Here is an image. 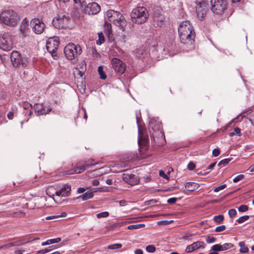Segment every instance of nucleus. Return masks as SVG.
Masks as SVG:
<instances>
[{
    "instance_id": "a18cd8bd",
    "label": "nucleus",
    "mask_w": 254,
    "mask_h": 254,
    "mask_svg": "<svg viewBox=\"0 0 254 254\" xmlns=\"http://www.w3.org/2000/svg\"><path fill=\"white\" fill-rule=\"evenodd\" d=\"M21 106L23 107V109L25 110L28 109L29 107H30L31 108H33V106H32L31 104L26 101L22 102Z\"/></svg>"
},
{
    "instance_id": "3c124183",
    "label": "nucleus",
    "mask_w": 254,
    "mask_h": 254,
    "mask_svg": "<svg viewBox=\"0 0 254 254\" xmlns=\"http://www.w3.org/2000/svg\"><path fill=\"white\" fill-rule=\"evenodd\" d=\"M216 241L215 238L213 237L208 236L206 239V241L207 243H213Z\"/></svg>"
},
{
    "instance_id": "8fccbe9b",
    "label": "nucleus",
    "mask_w": 254,
    "mask_h": 254,
    "mask_svg": "<svg viewBox=\"0 0 254 254\" xmlns=\"http://www.w3.org/2000/svg\"><path fill=\"white\" fill-rule=\"evenodd\" d=\"M27 243V242H24L22 240H19V241L14 242L15 247L22 246Z\"/></svg>"
},
{
    "instance_id": "774afa93",
    "label": "nucleus",
    "mask_w": 254,
    "mask_h": 254,
    "mask_svg": "<svg viewBox=\"0 0 254 254\" xmlns=\"http://www.w3.org/2000/svg\"><path fill=\"white\" fill-rule=\"evenodd\" d=\"M106 182L107 184H108L109 185H111L113 184V181L111 179L107 180Z\"/></svg>"
},
{
    "instance_id": "2eb2a0df",
    "label": "nucleus",
    "mask_w": 254,
    "mask_h": 254,
    "mask_svg": "<svg viewBox=\"0 0 254 254\" xmlns=\"http://www.w3.org/2000/svg\"><path fill=\"white\" fill-rule=\"evenodd\" d=\"M35 114L37 116L44 115L48 114L52 110L50 107H46L43 104L36 103L34 105Z\"/></svg>"
},
{
    "instance_id": "680f3d73",
    "label": "nucleus",
    "mask_w": 254,
    "mask_h": 254,
    "mask_svg": "<svg viewBox=\"0 0 254 254\" xmlns=\"http://www.w3.org/2000/svg\"><path fill=\"white\" fill-rule=\"evenodd\" d=\"M7 117L9 119H12V118H13V113L12 112H9L8 114H7Z\"/></svg>"
},
{
    "instance_id": "72a5a7b5",
    "label": "nucleus",
    "mask_w": 254,
    "mask_h": 254,
    "mask_svg": "<svg viewBox=\"0 0 254 254\" xmlns=\"http://www.w3.org/2000/svg\"><path fill=\"white\" fill-rule=\"evenodd\" d=\"M222 249L223 248L222 247L221 245L219 244L214 245L211 248V250L215 251L216 252L223 251Z\"/></svg>"
},
{
    "instance_id": "f8f14e48",
    "label": "nucleus",
    "mask_w": 254,
    "mask_h": 254,
    "mask_svg": "<svg viewBox=\"0 0 254 254\" xmlns=\"http://www.w3.org/2000/svg\"><path fill=\"white\" fill-rule=\"evenodd\" d=\"M68 17L65 15H58V16L53 20V26L58 29L64 28L67 26Z\"/></svg>"
},
{
    "instance_id": "5701e85b",
    "label": "nucleus",
    "mask_w": 254,
    "mask_h": 254,
    "mask_svg": "<svg viewBox=\"0 0 254 254\" xmlns=\"http://www.w3.org/2000/svg\"><path fill=\"white\" fill-rule=\"evenodd\" d=\"M153 19L158 26L162 27L163 25L165 17L162 14L154 12Z\"/></svg>"
},
{
    "instance_id": "bb28decb",
    "label": "nucleus",
    "mask_w": 254,
    "mask_h": 254,
    "mask_svg": "<svg viewBox=\"0 0 254 254\" xmlns=\"http://www.w3.org/2000/svg\"><path fill=\"white\" fill-rule=\"evenodd\" d=\"M239 246L240 247L239 250L241 253H247L249 252L248 248L245 245L244 242H240L239 243Z\"/></svg>"
},
{
    "instance_id": "052dcab7",
    "label": "nucleus",
    "mask_w": 254,
    "mask_h": 254,
    "mask_svg": "<svg viewBox=\"0 0 254 254\" xmlns=\"http://www.w3.org/2000/svg\"><path fill=\"white\" fill-rule=\"evenodd\" d=\"M75 3L79 4L80 5L84 1V0H73Z\"/></svg>"
},
{
    "instance_id": "4d7b16f0",
    "label": "nucleus",
    "mask_w": 254,
    "mask_h": 254,
    "mask_svg": "<svg viewBox=\"0 0 254 254\" xmlns=\"http://www.w3.org/2000/svg\"><path fill=\"white\" fill-rule=\"evenodd\" d=\"M159 175L161 177H162V178H164V179H166L167 180H169V178L168 177L167 175L162 170H160L159 171Z\"/></svg>"
},
{
    "instance_id": "de8ad7c7",
    "label": "nucleus",
    "mask_w": 254,
    "mask_h": 254,
    "mask_svg": "<svg viewBox=\"0 0 254 254\" xmlns=\"http://www.w3.org/2000/svg\"><path fill=\"white\" fill-rule=\"evenodd\" d=\"M138 142L139 145H141V144L143 145H145L147 142V140L145 138L141 139V137L139 136Z\"/></svg>"
},
{
    "instance_id": "49530a36",
    "label": "nucleus",
    "mask_w": 254,
    "mask_h": 254,
    "mask_svg": "<svg viewBox=\"0 0 254 254\" xmlns=\"http://www.w3.org/2000/svg\"><path fill=\"white\" fill-rule=\"evenodd\" d=\"M228 214L230 218H233L236 215L237 211L235 209H230L228 211Z\"/></svg>"
},
{
    "instance_id": "603ef678",
    "label": "nucleus",
    "mask_w": 254,
    "mask_h": 254,
    "mask_svg": "<svg viewBox=\"0 0 254 254\" xmlns=\"http://www.w3.org/2000/svg\"><path fill=\"white\" fill-rule=\"evenodd\" d=\"M173 222L172 220L171 221H167V220H164V221H159L158 222V225H168L170 224H171Z\"/></svg>"
},
{
    "instance_id": "393cba45",
    "label": "nucleus",
    "mask_w": 254,
    "mask_h": 254,
    "mask_svg": "<svg viewBox=\"0 0 254 254\" xmlns=\"http://www.w3.org/2000/svg\"><path fill=\"white\" fill-rule=\"evenodd\" d=\"M96 191V190L95 189H93L92 191H87L83 194L78 196L77 198H82L84 201L87 200L92 198L94 196L93 193Z\"/></svg>"
},
{
    "instance_id": "39448f33",
    "label": "nucleus",
    "mask_w": 254,
    "mask_h": 254,
    "mask_svg": "<svg viewBox=\"0 0 254 254\" xmlns=\"http://www.w3.org/2000/svg\"><path fill=\"white\" fill-rule=\"evenodd\" d=\"M81 52L80 46L73 43L67 44L64 49L65 56L68 60H73L78 55L81 54Z\"/></svg>"
},
{
    "instance_id": "9b49d317",
    "label": "nucleus",
    "mask_w": 254,
    "mask_h": 254,
    "mask_svg": "<svg viewBox=\"0 0 254 254\" xmlns=\"http://www.w3.org/2000/svg\"><path fill=\"white\" fill-rule=\"evenodd\" d=\"M100 5L95 2H90L86 5L84 7V13L89 15H96L100 11Z\"/></svg>"
},
{
    "instance_id": "c03bdc74",
    "label": "nucleus",
    "mask_w": 254,
    "mask_h": 254,
    "mask_svg": "<svg viewBox=\"0 0 254 254\" xmlns=\"http://www.w3.org/2000/svg\"><path fill=\"white\" fill-rule=\"evenodd\" d=\"M245 178L244 175L241 174L237 176H236L234 179L233 182L234 183H237L239 181H240L241 180H243Z\"/></svg>"
},
{
    "instance_id": "6e6552de",
    "label": "nucleus",
    "mask_w": 254,
    "mask_h": 254,
    "mask_svg": "<svg viewBox=\"0 0 254 254\" xmlns=\"http://www.w3.org/2000/svg\"><path fill=\"white\" fill-rule=\"evenodd\" d=\"M211 10L214 13L222 14L227 8L226 0H210Z\"/></svg>"
},
{
    "instance_id": "a211bd4d",
    "label": "nucleus",
    "mask_w": 254,
    "mask_h": 254,
    "mask_svg": "<svg viewBox=\"0 0 254 254\" xmlns=\"http://www.w3.org/2000/svg\"><path fill=\"white\" fill-rule=\"evenodd\" d=\"M70 191V186L68 184H64L60 187L59 190L55 192V194L59 196L65 197L69 195Z\"/></svg>"
},
{
    "instance_id": "ddd939ff",
    "label": "nucleus",
    "mask_w": 254,
    "mask_h": 254,
    "mask_svg": "<svg viewBox=\"0 0 254 254\" xmlns=\"http://www.w3.org/2000/svg\"><path fill=\"white\" fill-rule=\"evenodd\" d=\"M30 24L33 31L37 34H41L45 28V23L39 18H35L32 19Z\"/></svg>"
},
{
    "instance_id": "2f4dec72",
    "label": "nucleus",
    "mask_w": 254,
    "mask_h": 254,
    "mask_svg": "<svg viewBox=\"0 0 254 254\" xmlns=\"http://www.w3.org/2000/svg\"><path fill=\"white\" fill-rule=\"evenodd\" d=\"M105 41L104 36L102 33H98V39L96 41L97 45H101Z\"/></svg>"
},
{
    "instance_id": "e2e57ef3",
    "label": "nucleus",
    "mask_w": 254,
    "mask_h": 254,
    "mask_svg": "<svg viewBox=\"0 0 254 254\" xmlns=\"http://www.w3.org/2000/svg\"><path fill=\"white\" fill-rule=\"evenodd\" d=\"M134 253L135 254H143V251L141 249H136Z\"/></svg>"
},
{
    "instance_id": "ea45409f",
    "label": "nucleus",
    "mask_w": 254,
    "mask_h": 254,
    "mask_svg": "<svg viewBox=\"0 0 254 254\" xmlns=\"http://www.w3.org/2000/svg\"><path fill=\"white\" fill-rule=\"evenodd\" d=\"M226 184H221V185H220L219 186L214 187L213 188V190L214 192H218V191H220V190H222L225 189L226 188Z\"/></svg>"
},
{
    "instance_id": "aec40b11",
    "label": "nucleus",
    "mask_w": 254,
    "mask_h": 254,
    "mask_svg": "<svg viewBox=\"0 0 254 254\" xmlns=\"http://www.w3.org/2000/svg\"><path fill=\"white\" fill-rule=\"evenodd\" d=\"M95 165V164H85L79 166L78 164H77L76 167L73 169H71L68 171L67 173L68 174H73L75 173H81L83 172L84 170L86 169V168L90 167L93 165Z\"/></svg>"
},
{
    "instance_id": "58836bf2",
    "label": "nucleus",
    "mask_w": 254,
    "mask_h": 254,
    "mask_svg": "<svg viewBox=\"0 0 254 254\" xmlns=\"http://www.w3.org/2000/svg\"><path fill=\"white\" fill-rule=\"evenodd\" d=\"M231 160V159L229 158H226L223 160H222L221 161L219 162L218 165V166H224L228 164L229 162Z\"/></svg>"
},
{
    "instance_id": "a878e982",
    "label": "nucleus",
    "mask_w": 254,
    "mask_h": 254,
    "mask_svg": "<svg viewBox=\"0 0 254 254\" xmlns=\"http://www.w3.org/2000/svg\"><path fill=\"white\" fill-rule=\"evenodd\" d=\"M61 241V239L60 238H57L55 239H50L46 241L45 242H43L42 243V246H46V245H49L51 244H53L54 243H59Z\"/></svg>"
},
{
    "instance_id": "a19ab883",
    "label": "nucleus",
    "mask_w": 254,
    "mask_h": 254,
    "mask_svg": "<svg viewBox=\"0 0 254 254\" xmlns=\"http://www.w3.org/2000/svg\"><path fill=\"white\" fill-rule=\"evenodd\" d=\"M146 251L148 253H154L156 251V248L154 245H148L146 247Z\"/></svg>"
},
{
    "instance_id": "c9c22d12",
    "label": "nucleus",
    "mask_w": 254,
    "mask_h": 254,
    "mask_svg": "<svg viewBox=\"0 0 254 254\" xmlns=\"http://www.w3.org/2000/svg\"><path fill=\"white\" fill-rule=\"evenodd\" d=\"M122 247V245L121 244H115L108 246V248L110 250H115L121 248Z\"/></svg>"
},
{
    "instance_id": "1a4fd4ad",
    "label": "nucleus",
    "mask_w": 254,
    "mask_h": 254,
    "mask_svg": "<svg viewBox=\"0 0 254 254\" xmlns=\"http://www.w3.org/2000/svg\"><path fill=\"white\" fill-rule=\"evenodd\" d=\"M60 41L58 37L50 38L47 41V50L54 58L57 57L56 53Z\"/></svg>"
},
{
    "instance_id": "79ce46f5",
    "label": "nucleus",
    "mask_w": 254,
    "mask_h": 254,
    "mask_svg": "<svg viewBox=\"0 0 254 254\" xmlns=\"http://www.w3.org/2000/svg\"><path fill=\"white\" fill-rule=\"evenodd\" d=\"M223 248V251L229 249L233 247V245L231 243H225L221 245Z\"/></svg>"
},
{
    "instance_id": "864d4df0",
    "label": "nucleus",
    "mask_w": 254,
    "mask_h": 254,
    "mask_svg": "<svg viewBox=\"0 0 254 254\" xmlns=\"http://www.w3.org/2000/svg\"><path fill=\"white\" fill-rule=\"evenodd\" d=\"M195 167V164L192 162H190L188 165V168L190 170H193Z\"/></svg>"
},
{
    "instance_id": "423d86ee",
    "label": "nucleus",
    "mask_w": 254,
    "mask_h": 254,
    "mask_svg": "<svg viewBox=\"0 0 254 254\" xmlns=\"http://www.w3.org/2000/svg\"><path fill=\"white\" fill-rule=\"evenodd\" d=\"M148 129L151 138L155 141V137L157 136L163 137L162 132L161 124L154 119H151L148 125Z\"/></svg>"
},
{
    "instance_id": "4468645a",
    "label": "nucleus",
    "mask_w": 254,
    "mask_h": 254,
    "mask_svg": "<svg viewBox=\"0 0 254 254\" xmlns=\"http://www.w3.org/2000/svg\"><path fill=\"white\" fill-rule=\"evenodd\" d=\"M208 10V4L204 1H202L196 6V11L197 17L200 19H203L206 12Z\"/></svg>"
},
{
    "instance_id": "bf43d9fd",
    "label": "nucleus",
    "mask_w": 254,
    "mask_h": 254,
    "mask_svg": "<svg viewBox=\"0 0 254 254\" xmlns=\"http://www.w3.org/2000/svg\"><path fill=\"white\" fill-rule=\"evenodd\" d=\"M85 191V189L84 188H79L77 190V192L79 193H83Z\"/></svg>"
},
{
    "instance_id": "6e6d98bb",
    "label": "nucleus",
    "mask_w": 254,
    "mask_h": 254,
    "mask_svg": "<svg viewBox=\"0 0 254 254\" xmlns=\"http://www.w3.org/2000/svg\"><path fill=\"white\" fill-rule=\"evenodd\" d=\"M177 198H175V197L170 198L168 199L167 202L169 204H173L176 203V202L177 201Z\"/></svg>"
},
{
    "instance_id": "f03ea898",
    "label": "nucleus",
    "mask_w": 254,
    "mask_h": 254,
    "mask_svg": "<svg viewBox=\"0 0 254 254\" xmlns=\"http://www.w3.org/2000/svg\"><path fill=\"white\" fill-rule=\"evenodd\" d=\"M18 20V15L12 10H5L0 14V23L10 27L16 26Z\"/></svg>"
},
{
    "instance_id": "5fc2aeb1",
    "label": "nucleus",
    "mask_w": 254,
    "mask_h": 254,
    "mask_svg": "<svg viewBox=\"0 0 254 254\" xmlns=\"http://www.w3.org/2000/svg\"><path fill=\"white\" fill-rule=\"evenodd\" d=\"M220 150L218 148H215V149H213L212 151V155L214 157L218 156L220 154Z\"/></svg>"
},
{
    "instance_id": "dca6fc26",
    "label": "nucleus",
    "mask_w": 254,
    "mask_h": 254,
    "mask_svg": "<svg viewBox=\"0 0 254 254\" xmlns=\"http://www.w3.org/2000/svg\"><path fill=\"white\" fill-rule=\"evenodd\" d=\"M112 64L115 71L119 74H123L126 70L125 65L120 59L114 58L112 59Z\"/></svg>"
},
{
    "instance_id": "f3484780",
    "label": "nucleus",
    "mask_w": 254,
    "mask_h": 254,
    "mask_svg": "<svg viewBox=\"0 0 254 254\" xmlns=\"http://www.w3.org/2000/svg\"><path fill=\"white\" fill-rule=\"evenodd\" d=\"M206 245L203 242L197 241L188 246L186 248L185 252L186 253L189 254L199 249H204Z\"/></svg>"
},
{
    "instance_id": "6ab92c4d",
    "label": "nucleus",
    "mask_w": 254,
    "mask_h": 254,
    "mask_svg": "<svg viewBox=\"0 0 254 254\" xmlns=\"http://www.w3.org/2000/svg\"><path fill=\"white\" fill-rule=\"evenodd\" d=\"M123 180L131 186H134L139 183V180L133 174H123Z\"/></svg>"
},
{
    "instance_id": "7ed1b4c3",
    "label": "nucleus",
    "mask_w": 254,
    "mask_h": 254,
    "mask_svg": "<svg viewBox=\"0 0 254 254\" xmlns=\"http://www.w3.org/2000/svg\"><path fill=\"white\" fill-rule=\"evenodd\" d=\"M106 15L111 22L119 27L122 30H125L127 22L121 13L110 9L107 11Z\"/></svg>"
},
{
    "instance_id": "9d476101",
    "label": "nucleus",
    "mask_w": 254,
    "mask_h": 254,
    "mask_svg": "<svg viewBox=\"0 0 254 254\" xmlns=\"http://www.w3.org/2000/svg\"><path fill=\"white\" fill-rule=\"evenodd\" d=\"M13 41L11 35L9 33H4L0 37V49L5 51H9L13 48Z\"/></svg>"
},
{
    "instance_id": "f704fd0d",
    "label": "nucleus",
    "mask_w": 254,
    "mask_h": 254,
    "mask_svg": "<svg viewBox=\"0 0 254 254\" xmlns=\"http://www.w3.org/2000/svg\"><path fill=\"white\" fill-rule=\"evenodd\" d=\"M109 216V213L107 211L103 212L96 214V217L98 218H102L107 217Z\"/></svg>"
},
{
    "instance_id": "0e129e2a",
    "label": "nucleus",
    "mask_w": 254,
    "mask_h": 254,
    "mask_svg": "<svg viewBox=\"0 0 254 254\" xmlns=\"http://www.w3.org/2000/svg\"><path fill=\"white\" fill-rule=\"evenodd\" d=\"M24 252V250H17L15 251L14 253L15 254H22L23 252Z\"/></svg>"
},
{
    "instance_id": "338daca9",
    "label": "nucleus",
    "mask_w": 254,
    "mask_h": 254,
    "mask_svg": "<svg viewBox=\"0 0 254 254\" xmlns=\"http://www.w3.org/2000/svg\"><path fill=\"white\" fill-rule=\"evenodd\" d=\"M249 171L250 172H254V164L253 165H252L249 169Z\"/></svg>"
},
{
    "instance_id": "412c9836",
    "label": "nucleus",
    "mask_w": 254,
    "mask_h": 254,
    "mask_svg": "<svg viewBox=\"0 0 254 254\" xmlns=\"http://www.w3.org/2000/svg\"><path fill=\"white\" fill-rule=\"evenodd\" d=\"M79 66V67H78L75 69L73 74L75 76L82 77L86 70V64L85 62L83 61Z\"/></svg>"
},
{
    "instance_id": "e433bc0d",
    "label": "nucleus",
    "mask_w": 254,
    "mask_h": 254,
    "mask_svg": "<svg viewBox=\"0 0 254 254\" xmlns=\"http://www.w3.org/2000/svg\"><path fill=\"white\" fill-rule=\"evenodd\" d=\"M248 210H249L248 206L247 205H245V204L241 205L238 207V211L239 212H246Z\"/></svg>"
},
{
    "instance_id": "473e14b6",
    "label": "nucleus",
    "mask_w": 254,
    "mask_h": 254,
    "mask_svg": "<svg viewBox=\"0 0 254 254\" xmlns=\"http://www.w3.org/2000/svg\"><path fill=\"white\" fill-rule=\"evenodd\" d=\"M214 221L217 223H221L224 220L223 215L215 216L213 218Z\"/></svg>"
},
{
    "instance_id": "f257e3e1",
    "label": "nucleus",
    "mask_w": 254,
    "mask_h": 254,
    "mask_svg": "<svg viewBox=\"0 0 254 254\" xmlns=\"http://www.w3.org/2000/svg\"><path fill=\"white\" fill-rule=\"evenodd\" d=\"M178 32L181 43L187 45H192L194 43L195 32L189 21H183L180 24Z\"/></svg>"
},
{
    "instance_id": "7c9ffc66",
    "label": "nucleus",
    "mask_w": 254,
    "mask_h": 254,
    "mask_svg": "<svg viewBox=\"0 0 254 254\" xmlns=\"http://www.w3.org/2000/svg\"><path fill=\"white\" fill-rule=\"evenodd\" d=\"M66 216V213L65 212H62L61 215H52V216H48L46 218V220H50V219H55V218H60V217H65Z\"/></svg>"
},
{
    "instance_id": "cd10ccee",
    "label": "nucleus",
    "mask_w": 254,
    "mask_h": 254,
    "mask_svg": "<svg viewBox=\"0 0 254 254\" xmlns=\"http://www.w3.org/2000/svg\"><path fill=\"white\" fill-rule=\"evenodd\" d=\"M98 71L100 75V78L102 79H105L107 76L103 71V67L102 66H99L98 68Z\"/></svg>"
},
{
    "instance_id": "c85d7f7f",
    "label": "nucleus",
    "mask_w": 254,
    "mask_h": 254,
    "mask_svg": "<svg viewBox=\"0 0 254 254\" xmlns=\"http://www.w3.org/2000/svg\"><path fill=\"white\" fill-rule=\"evenodd\" d=\"M145 226L144 224H134L130 225L127 227L128 229L132 230V229H138L141 228H143Z\"/></svg>"
},
{
    "instance_id": "c756f323",
    "label": "nucleus",
    "mask_w": 254,
    "mask_h": 254,
    "mask_svg": "<svg viewBox=\"0 0 254 254\" xmlns=\"http://www.w3.org/2000/svg\"><path fill=\"white\" fill-rule=\"evenodd\" d=\"M215 165H216V162L211 164L210 165H209L208 166L206 170L203 171V172H204L203 173L200 172L199 173H198V174H201L202 175H205L207 174L209 172V171H207V170L213 169L214 167L215 166Z\"/></svg>"
},
{
    "instance_id": "20e7f679",
    "label": "nucleus",
    "mask_w": 254,
    "mask_h": 254,
    "mask_svg": "<svg viewBox=\"0 0 254 254\" xmlns=\"http://www.w3.org/2000/svg\"><path fill=\"white\" fill-rule=\"evenodd\" d=\"M148 16V12L146 8L143 6H138L134 8L130 14L132 22L138 24L145 22Z\"/></svg>"
},
{
    "instance_id": "37998d69",
    "label": "nucleus",
    "mask_w": 254,
    "mask_h": 254,
    "mask_svg": "<svg viewBox=\"0 0 254 254\" xmlns=\"http://www.w3.org/2000/svg\"><path fill=\"white\" fill-rule=\"evenodd\" d=\"M241 133V129L239 127H235L234 129V131L230 133V136H233L236 134L240 135Z\"/></svg>"
},
{
    "instance_id": "09e8293b",
    "label": "nucleus",
    "mask_w": 254,
    "mask_h": 254,
    "mask_svg": "<svg viewBox=\"0 0 254 254\" xmlns=\"http://www.w3.org/2000/svg\"><path fill=\"white\" fill-rule=\"evenodd\" d=\"M225 229H226V226L225 225H221V226H219L216 227V228L215 229V231L216 232H222L224 230H225Z\"/></svg>"
},
{
    "instance_id": "69168bd1",
    "label": "nucleus",
    "mask_w": 254,
    "mask_h": 254,
    "mask_svg": "<svg viewBox=\"0 0 254 254\" xmlns=\"http://www.w3.org/2000/svg\"><path fill=\"white\" fill-rule=\"evenodd\" d=\"M119 203L121 206H124L126 204V201L124 200H122L119 201Z\"/></svg>"
},
{
    "instance_id": "13d9d810",
    "label": "nucleus",
    "mask_w": 254,
    "mask_h": 254,
    "mask_svg": "<svg viewBox=\"0 0 254 254\" xmlns=\"http://www.w3.org/2000/svg\"><path fill=\"white\" fill-rule=\"evenodd\" d=\"M92 184L94 186H97L99 185V182L97 180H94L92 181Z\"/></svg>"
},
{
    "instance_id": "b1692460",
    "label": "nucleus",
    "mask_w": 254,
    "mask_h": 254,
    "mask_svg": "<svg viewBox=\"0 0 254 254\" xmlns=\"http://www.w3.org/2000/svg\"><path fill=\"white\" fill-rule=\"evenodd\" d=\"M185 187L187 190L193 191L199 188V185L194 182H187L185 184Z\"/></svg>"
},
{
    "instance_id": "4be33fe9",
    "label": "nucleus",
    "mask_w": 254,
    "mask_h": 254,
    "mask_svg": "<svg viewBox=\"0 0 254 254\" xmlns=\"http://www.w3.org/2000/svg\"><path fill=\"white\" fill-rule=\"evenodd\" d=\"M29 30V23L27 19L25 18L23 19L20 26V31L22 34V37H25Z\"/></svg>"
},
{
    "instance_id": "0eeeda50",
    "label": "nucleus",
    "mask_w": 254,
    "mask_h": 254,
    "mask_svg": "<svg viewBox=\"0 0 254 254\" xmlns=\"http://www.w3.org/2000/svg\"><path fill=\"white\" fill-rule=\"evenodd\" d=\"M10 59L12 64L14 67H18L21 65L26 67L28 64L27 58L22 57L21 55L16 51H13L10 55Z\"/></svg>"
},
{
    "instance_id": "4c0bfd02",
    "label": "nucleus",
    "mask_w": 254,
    "mask_h": 254,
    "mask_svg": "<svg viewBox=\"0 0 254 254\" xmlns=\"http://www.w3.org/2000/svg\"><path fill=\"white\" fill-rule=\"evenodd\" d=\"M250 217L249 215H245L240 217L239 219L237 220V221L239 223H242L245 221L248 220L249 219Z\"/></svg>"
}]
</instances>
